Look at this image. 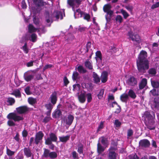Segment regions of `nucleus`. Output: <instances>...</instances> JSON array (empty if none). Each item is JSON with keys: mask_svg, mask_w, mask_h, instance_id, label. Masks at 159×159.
Instances as JSON below:
<instances>
[{"mask_svg": "<svg viewBox=\"0 0 159 159\" xmlns=\"http://www.w3.org/2000/svg\"><path fill=\"white\" fill-rule=\"evenodd\" d=\"M147 53L144 51L141 52L137 61V66L139 70L141 72H144V70L149 68L148 62L146 58Z\"/></svg>", "mask_w": 159, "mask_h": 159, "instance_id": "1", "label": "nucleus"}, {"mask_svg": "<svg viewBox=\"0 0 159 159\" xmlns=\"http://www.w3.org/2000/svg\"><path fill=\"white\" fill-rule=\"evenodd\" d=\"M143 117L144 119L145 122L149 129L152 130L155 129L154 113H153L152 116L150 114L149 112L146 111L144 113Z\"/></svg>", "mask_w": 159, "mask_h": 159, "instance_id": "2", "label": "nucleus"}, {"mask_svg": "<svg viewBox=\"0 0 159 159\" xmlns=\"http://www.w3.org/2000/svg\"><path fill=\"white\" fill-rule=\"evenodd\" d=\"M81 2L80 0H67L68 4L72 7L73 10L74 12V16L75 18L82 17L83 12L81 11L79 9H77L76 11L75 10V8L79 7Z\"/></svg>", "mask_w": 159, "mask_h": 159, "instance_id": "3", "label": "nucleus"}, {"mask_svg": "<svg viewBox=\"0 0 159 159\" xmlns=\"http://www.w3.org/2000/svg\"><path fill=\"white\" fill-rule=\"evenodd\" d=\"M7 118L9 119L7 123L9 126H14L15 125V122H18L23 120L24 119L23 116H20L14 112L9 113L7 115Z\"/></svg>", "mask_w": 159, "mask_h": 159, "instance_id": "4", "label": "nucleus"}, {"mask_svg": "<svg viewBox=\"0 0 159 159\" xmlns=\"http://www.w3.org/2000/svg\"><path fill=\"white\" fill-rule=\"evenodd\" d=\"M64 16H65L64 10H62V11L55 12L54 13L53 15H51L48 12H46L45 13V18L46 21L47 23H49L52 20V18L54 17H55L56 19H58L59 18L61 20L63 18V13Z\"/></svg>", "mask_w": 159, "mask_h": 159, "instance_id": "5", "label": "nucleus"}, {"mask_svg": "<svg viewBox=\"0 0 159 159\" xmlns=\"http://www.w3.org/2000/svg\"><path fill=\"white\" fill-rule=\"evenodd\" d=\"M128 36L131 40L134 42L139 43L141 42L139 36L138 34L134 35L132 32H129L128 34Z\"/></svg>", "mask_w": 159, "mask_h": 159, "instance_id": "6", "label": "nucleus"}, {"mask_svg": "<svg viewBox=\"0 0 159 159\" xmlns=\"http://www.w3.org/2000/svg\"><path fill=\"white\" fill-rule=\"evenodd\" d=\"M57 139V137L55 134L51 133L50 134L49 137L46 139L45 143L46 144H51L52 141L56 142Z\"/></svg>", "mask_w": 159, "mask_h": 159, "instance_id": "7", "label": "nucleus"}, {"mask_svg": "<svg viewBox=\"0 0 159 159\" xmlns=\"http://www.w3.org/2000/svg\"><path fill=\"white\" fill-rule=\"evenodd\" d=\"M139 146L143 148L148 147L150 145L149 141L147 139L141 140L139 142Z\"/></svg>", "mask_w": 159, "mask_h": 159, "instance_id": "8", "label": "nucleus"}, {"mask_svg": "<svg viewBox=\"0 0 159 159\" xmlns=\"http://www.w3.org/2000/svg\"><path fill=\"white\" fill-rule=\"evenodd\" d=\"M37 38V36L36 34L34 33L26 35L25 37L26 39L29 40L33 42H36Z\"/></svg>", "mask_w": 159, "mask_h": 159, "instance_id": "9", "label": "nucleus"}, {"mask_svg": "<svg viewBox=\"0 0 159 159\" xmlns=\"http://www.w3.org/2000/svg\"><path fill=\"white\" fill-rule=\"evenodd\" d=\"M43 134L41 131H39L36 133L35 139V142L36 144H37L39 142H40L43 138Z\"/></svg>", "mask_w": 159, "mask_h": 159, "instance_id": "10", "label": "nucleus"}, {"mask_svg": "<svg viewBox=\"0 0 159 159\" xmlns=\"http://www.w3.org/2000/svg\"><path fill=\"white\" fill-rule=\"evenodd\" d=\"M28 31L30 33L35 32L38 30V32L41 31V33H43V30H41L40 28H35L32 25L30 24L28 27Z\"/></svg>", "mask_w": 159, "mask_h": 159, "instance_id": "11", "label": "nucleus"}, {"mask_svg": "<svg viewBox=\"0 0 159 159\" xmlns=\"http://www.w3.org/2000/svg\"><path fill=\"white\" fill-rule=\"evenodd\" d=\"M73 119V116L70 115H68L67 117L64 119L63 121L66 125H68L69 126L72 124Z\"/></svg>", "mask_w": 159, "mask_h": 159, "instance_id": "12", "label": "nucleus"}, {"mask_svg": "<svg viewBox=\"0 0 159 159\" xmlns=\"http://www.w3.org/2000/svg\"><path fill=\"white\" fill-rule=\"evenodd\" d=\"M117 156V154L114 151V149L111 147L109 150L108 159H116Z\"/></svg>", "mask_w": 159, "mask_h": 159, "instance_id": "13", "label": "nucleus"}, {"mask_svg": "<svg viewBox=\"0 0 159 159\" xmlns=\"http://www.w3.org/2000/svg\"><path fill=\"white\" fill-rule=\"evenodd\" d=\"M126 83L129 86H134L137 84V81L134 77H131L128 79Z\"/></svg>", "mask_w": 159, "mask_h": 159, "instance_id": "14", "label": "nucleus"}, {"mask_svg": "<svg viewBox=\"0 0 159 159\" xmlns=\"http://www.w3.org/2000/svg\"><path fill=\"white\" fill-rule=\"evenodd\" d=\"M17 112L19 114H21L24 113L28 110V108L25 106H21L16 108Z\"/></svg>", "mask_w": 159, "mask_h": 159, "instance_id": "15", "label": "nucleus"}, {"mask_svg": "<svg viewBox=\"0 0 159 159\" xmlns=\"http://www.w3.org/2000/svg\"><path fill=\"white\" fill-rule=\"evenodd\" d=\"M151 107L152 109H158L159 108V98H156L154 99L153 103L151 105Z\"/></svg>", "mask_w": 159, "mask_h": 159, "instance_id": "16", "label": "nucleus"}, {"mask_svg": "<svg viewBox=\"0 0 159 159\" xmlns=\"http://www.w3.org/2000/svg\"><path fill=\"white\" fill-rule=\"evenodd\" d=\"M108 74L106 71H104L102 73L101 75V79L102 82V83H105L107 80Z\"/></svg>", "mask_w": 159, "mask_h": 159, "instance_id": "17", "label": "nucleus"}, {"mask_svg": "<svg viewBox=\"0 0 159 159\" xmlns=\"http://www.w3.org/2000/svg\"><path fill=\"white\" fill-rule=\"evenodd\" d=\"M97 62L100 63L101 62L102 57L101 52L99 51H97L96 53L95 57Z\"/></svg>", "mask_w": 159, "mask_h": 159, "instance_id": "18", "label": "nucleus"}, {"mask_svg": "<svg viewBox=\"0 0 159 159\" xmlns=\"http://www.w3.org/2000/svg\"><path fill=\"white\" fill-rule=\"evenodd\" d=\"M50 98L51 102L54 105L56 102L57 101V93L56 92H54L52 93L51 96Z\"/></svg>", "mask_w": 159, "mask_h": 159, "instance_id": "19", "label": "nucleus"}, {"mask_svg": "<svg viewBox=\"0 0 159 159\" xmlns=\"http://www.w3.org/2000/svg\"><path fill=\"white\" fill-rule=\"evenodd\" d=\"M24 77L25 80L28 82L31 80L33 78V76L32 75L26 73L24 74Z\"/></svg>", "mask_w": 159, "mask_h": 159, "instance_id": "20", "label": "nucleus"}, {"mask_svg": "<svg viewBox=\"0 0 159 159\" xmlns=\"http://www.w3.org/2000/svg\"><path fill=\"white\" fill-rule=\"evenodd\" d=\"M86 93H81V94L79 96V99L80 102H84L86 100Z\"/></svg>", "mask_w": 159, "mask_h": 159, "instance_id": "21", "label": "nucleus"}, {"mask_svg": "<svg viewBox=\"0 0 159 159\" xmlns=\"http://www.w3.org/2000/svg\"><path fill=\"white\" fill-rule=\"evenodd\" d=\"M15 102L14 99L12 98H8L6 100L7 104L8 105H12L15 103Z\"/></svg>", "mask_w": 159, "mask_h": 159, "instance_id": "22", "label": "nucleus"}, {"mask_svg": "<svg viewBox=\"0 0 159 159\" xmlns=\"http://www.w3.org/2000/svg\"><path fill=\"white\" fill-rule=\"evenodd\" d=\"M70 136H62L59 137L60 141L62 142H66L70 138Z\"/></svg>", "mask_w": 159, "mask_h": 159, "instance_id": "23", "label": "nucleus"}, {"mask_svg": "<svg viewBox=\"0 0 159 159\" xmlns=\"http://www.w3.org/2000/svg\"><path fill=\"white\" fill-rule=\"evenodd\" d=\"M120 98L122 102H126L128 98V95L127 94L124 93L120 96Z\"/></svg>", "mask_w": 159, "mask_h": 159, "instance_id": "24", "label": "nucleus"}, {"mask_svg": "<svg viewBox=\"0 0 159 159\" xmlns=\"http://www.w3.org/2000/svg\"><path fill=\"white\" fill-rule=\"evenodd\" d=\"M147 84V81L146 79H143L140 84H139V88L141 89H143L146 85Z\"/></svg>", "mask_w": 159, "mask_h": 159, "instance_id": "25", "label": "nucleus"}, {"mask_svg": "<svg viewBox=\"0 0 159 159\" xmlns=\"http://www.w3.org/2000/svg\"><path fill=\"white\" fill-rule=\"evenodd\" d=\"M24 152L25 155L27 157H30L31 155V153L30 150L27 148H25L24 149Z\"/></svg>", "mask_w": 159, "mask_h": 159, "instance_id": "26", "label": "nucleus"}, {"mask_svg": "<svg viewBox=\"0 0 159 159\" xmlns=\"http://www.w3.org/2000/svg\"><path fill=\"white\" fill-rule=\"evenodd\" d=\"M104 150V148L98 143L97 144V151L99 154L101 153Z\"/></svg>", "mask_w": 159, "mask_h": 159, "instance_id": "27", "label": "nucleus"}, {"mask_svg": "<svg viewBox=\"0 0 159 159\" xmlns=\"http://www.w3.org/2000/svg\"><path fill=\"white\" fill-rule=\"evenodd\" d=\"M93 80L95 83H98L100 82V79L98 75L95 73H93Z\"/></svg>", "mask_w": 159, "mask_h": 159, "instance_id": "28", "label": "nucleus"}, {"mask_svg": "<svg viewBox=\"0 0 159 159\" xmlns=\"http://www.w3.org/2000/svg\"><path fill=\"white\" fill-rule=\"evenodd\" d=\"M100 140H101L102 143L104 145V146L106 147L108 145V142L107 138L102 137L100 138Z\"/></svg>", "mask_w": 159, "mask_h": 159, "instance_id": "29", "label": "nucleus"}, {"mask_svg": "<svg viewBox=\"0 0 159 159\" xmlns=\"http://www.w3.org/2000/svg\"><path fill=\"white\" fill-rule=\"evenodd\" d=\"M128 95L133 99L135 98L136 97L135 93L131 89L129 90Z\"/></svg>", "mask_w": 159, "mask_h": 159, "instance_id": "30", "label": "nucleus"}, {"mask_svg": "<svg viewBox=\"0 0 159 159\" xmlns=\"http://www.w3.org/2000/svg\"><path fill=\"white\" fill-rule=\"evenodd\" d=\"M123 18L120 15H117L115 18V20L116 23H121L123 21Z\"/></svg>", "mask_w": 159, "mask_h": 159, "instance_id": "31", "label": "nucleus"}, {"mask_svg": "<svg viewBox=\"0 0 159 159\" xmlns=\"http://www.w3.org/2000/svg\"><path fill=\"white\" fill-rule=\"evenodd\" d=\"M111 6L109 4L105 5L103 7V10L105 12H107L111 9Z\"/></svg>", "mask_w": 159, "mask_h": 159, "instance_id": "32", "label": "nucleus"}, {"mask_svg": "<svg viewBox=\"0 0 159 159\" xmlns=\"http://www.w3.org/2000/svg\"><path fill=\"white\" fill-rule=\"evenodd\" d=\"M85 65L86 67L89 69H92L93 68V66L92 62L89 61H87L85 62Z\"/></svg>", "mask_w": 159, "mask_h": 159, "instance_id": "33", "label": "nucleus"}, {"mask_svg": "<svg viewBox=\"0 0 159 159\" xmlns=\"http://www.w3.org/2000/svg\"><path fill=\"white\" fill-rule=\"evenodd\" d=\"M82 17L88 21H89L90 18V16L89 14L84 12H83Z\"/></svg>", "mask_w": 159, "mask_h": 159, "instance_id": "34", "label": "nucleus"}, {"mask_svg": "<svg viewBox=\"0 0 159 159\" xmlns=\"http://www.w3.org/2000/svg\"><path fill=\"white\" fill-rule=\"evenodd\" d=\"M61 114V111L58 110H56L53 113V116L55 118L59 117Z\"/></svg>", "mask_w": 159, "mask_h": 159, "instance_id": "35", "label": "nucleus"}, {"mask_svg": "<svg viewBox=\"0 0 159 159\" xmlns=\"http://www.w3.org/2000/svg\"><path fill=\"white\" fill-rule=\"evenodd\" d=\"M120 12L123 15L125 19H126L129 16V15L125 11L122 9L120 10Z\"/></svg>", "mask_w": 159, "mask_h": 159, "instance_id": "36", "label": "nucleus"}, {"mask_svg": "<svg viewBox=\"0 0 159 159\" xmlns=\"http://www.w3.org/2000/svg\"><path fill=\"white\" fill-rule=\"evenodd\" d=\"M77 70L80 73H84L86 72L85 69L81 66H79L78 67Z\"/></svg>", "mask_w": 159, "mask_h": 159, "instance_id": "37", "label": "nucleus"}, {"mask_svg": "<svg viewBox=\"0 0 159 159\" xmlns=\"http://www.w3.org/2000/svg\"><path fill=\"white\" fill-rule=\"evenodd\" d=\"M28 102L31 104H33L36 102V99L33 98H29L28 99Z\"/></svg>", "mask_w": 159, "mask_h": 159, "instance_id": "38", "label": "nucleus"}, {"mask_svg": "<svg viewBox=\"0 0 159 159\" xmlns=\"http://www.w3.org/2000/svg\"><path fill=\"white\" fill-rule=\"evenodd\" d=\"M79 78V74L76 71L73 72L72 75V78L73 80H75Z\"/></svg>", "mask_w": 159, "mask_h": 159, "instance_id": "39", "label": "nucleus"}, {"mask_svg": "<svg viewBox=\"0 0 159 159\" xmlns=\"http://www.w3.org/2000/svg\"><path fill=\"white\" fill-rule=\"evenodd\" d=\"M16 97L20 98V97L21 94L20 91L18 90H16L13 93Z\"/></svg>", "mask_w": 159, "mask_h": 159, "instance_id": "40", "label": "nucleus"}, {"mask_svg": "<svg viewBox=\"0 0 159 159\" xmlns=\"http://www.w3.org/2000/svg\"><path fill=\"white\" fill-rule=\"evenodd\" d=\"M151 84L154 88H157L159 86V83L157 81H151Z\"/></svg>", "mask_w": 159, "mask_h": 159, "instance_id": "41", "label": "nucleus"}, {"mask_svg": "<svg viewBox=\"0 0 159 159\" xmlns=\"http://www.w3.org/2000/svg\"><path fill=\"white\" fill-rule=\"evenodd\" d=\"M49 157L52 158H55L57 157V154L55 152H51L50 153Z\"/></svg>", "mask_w": 159, "mask_h": 159, "instance_id": "42", "label": "nucleus"}, {"mask_svg": "<svg viewBox=\"0 0 159 159\" xmlns=\"http://www.w3.org/2000/svg\"><path fill=\"white\" fill-rule=\"evenodd\" d=\"M125 7L128 11L130 12H132L133 8V7L132 6L129 5L125 6Z\"/></svg>", "mask_w": 159, "mask_h": 159, "instance_id": "43", "label": "nucleus"}, {"mask_svg": "<svg viewBox=\"0 0 159 159\" xmlns=\"http://www.w3.org/2000/svg\"><path fill=\"white\" fill-rule=\"evenodd\" d=\"M73 90L74 91H79L80 88V86L79 84H77L73 85Z\"/></svg>", "mask_w": 159, "mask_h": 159, "instance_id": "44", "label": "nucleus"}, {"mask_svg": "<svg viewBox=\"0 0 159 159\" xmlns=\"http://www.w3.org/2000/svg\"><path fill=\"white\" fill-rule=\"evenodd\" d=\"M104 93V90L101 89L99 93L98 94V96L99 99H101L103 97V95Z\"/></svg>", "mask_w": 159, "mask_h": 159, "instance_id": "45", "label": "nucleus"}, {"mask_svg": "<svg viewBox=\"0 0 159 159\" xmlns=\"http://www.w3.org/2000/svg\"><path fill=\"white\" fill-rule=\"evenodd\" d=\"M15 152L11 151L10 149L7 148V153L8 156H11L14 155Z\"/></svg>", "mask_w": 159, "mask_h": 159, "instance_id": "46", "label": "nucleus"}, {"mask_svg": "<svg viewBox=\"0 0 159 159\" xmlns=\"http://www.w3.org/2000/svg\"><path fill=\"white\" fill-rule=\"evenodd\" d=\"M86 96L87 98V101L88 102H90L92 99V95L91 93H89L86 94Z\"/></svg>", "mask_w": 159, "mask_h": 159, "instance_id": "47", "label": "nucleus"}, {"mask_svg": "<svg viewBox=\"0 0 159 159\" xmlns=\"http://www.w3.org/2000/svg\"><path fill=\"white\" fill-rule=\"evenodd\" d=\"M45 107L48 110L51 111L53 108V105L50 103L46 105Z\"/></svg>", "mask_w": 159, "mask_h": 159, "instance_id": "48", "label": "nucleus"}, {"mask_svg": "<svg viewBox=\"0 0 159 159\" xmlns=\"http://www.w3.org/2000/svg\"><path fill=\"white\" fill-rule=\"evenodd\" d=\"M49 151L47 149H45L43 155L46 157H49V154H50Z\"/></svg>", "mask_w": 159, "mask_h": 159, "instance_id": "49", "label": "nucleus"}, {"mask_svg": "<svg viewBox=\"0 0 159 159\" xmlns=\"http://www.w3.org/2000/svg\"><path fill=\"white\" fill-rule=\"evenodd\" d=\"M114 123L116 127H119L121 125L120 122L118 120H115Z\"/></svg>", "mask_w": 159, "mask_h": 159, "instance_id": "50", "label": "nucleus"}, {"mask_svg": "<svg viewBox=\"0 0 159 159\" xmlns=\"http://www.w3.org/2000/svg\"><path fill=\"white\" fill-rule=\"evenodd\" d=\"M22 49L25 53H27L28 52V49L27 48V44L25 43L22 47Z\"/></svg>", "mask_w": 159, "mask_h": 159, "instance_id": "51", "label": "nucleus"}, {"mask_svg": "<svg viewBox=\"0 0 159 159\" xmlns=\"http://www.w3.org/2000/svg\"><path fill=\"white\" fill-rule=\"evenodd\" d=\"M148 72L150 74L154 75L156 74V70L155 69L152 68L149 70Z\"/></svg>", "mask_w": 159, "mask_h": 159, "instance_id": "52", "label": "nucleus"}, {"mask_svg": "<svg viewBox=\"0 0 159 159\" xmlns=\"http://www.w3.org/2000/svg\"><path fill=\"white\" fill-rule=\"evenodd\" d=\"M103 122L101 121L98 127V128L97 129V132L100 131L101 129L103 128Z\"/></svg>", "mask_w": 159, "mask_h": 159, "instance_id": "53", "label": "nucleus"}, {"mask_svg": "<svg viewBox=\"0 0 159 159\" xmlns=\"http://www.w3.org/2000/svg\"><path fill=\"white\" fill-rule=\"evenodd\" d=\"M129 157L130 159H139L138 157L135 154L129 155Z\"/></svg>", "mask_w": 159, "mask_h": 159, "instance_id": "54", "label": "nucleus"}, {"mask_svg": "<svg viewBox=\"0 0 159 159\" xmlns=\"http://www.w3.org/2000/svg\"><path fill=\"white\" fill-rule=\"evenodd\" d=\"M30 87H27L25 89L26 93L28 95H30L31 94V92L30 91Z\"/></svg>", "mask_w": 159, "mask_h": 159, "instance_id": "55", "label": "nucleus"}, {"mask_svg": "<svg viewBox=\"0 0 159 159\" xmlns=\"http://www.w3.org/2000/svg\"><path fill=\"white\" fill-rule=\"evenodd\" d=\"M159 7V2H157L155 4H153L151 8L152 9H154Z\"/></svg>", "mask_w": 159, "mask_h": 159, "instance_id": "56", "label": "nucleus"}, {"mask_svg": "<svg viewBox=\"0 0 159 159\" xmlns=\"http://www.w3.org/2000/svg\"><path fill=\"white\" fill-rule=\"evenodd\" d=\"M64 83V85L66 86L67 84L69 83V81L67 78L66 77H64L63 79Z\"/></svg>", "mask_w": 159, "mask_h": 159, "instance_id": "57", "label": "nucleus"}, {"mask_svg": "<svg viewBox=\"0 0 159 159\" xmlns=\"http://www.w3.org/2000/svg\"><path fill=\"white\" fill-rule=\"evenodd\" d=\"M150 92L153 95H158L159 94V92L156 93V90L155 89H153L150 91Z\"/></svg>", "mask_w": 159, "mask_h": 159, "instance_id": "58", "label": "nucleus"}, {"mask_svg": "<svg viewBox=\"0 0 159 159\" xmlns=\"http://www.w3.org/2000/svg\"><path fill=\"white\" fill-rule=\"evenodd\" d=\"M133 134V131L131 129H129L128 130L127 132V136L128 137L131 136Z\"/></svg>", "mask_w": 159, "mask_h": 159, "instance_id": "59", "label": "nucleus"}, {"mask_svg": "<svg viewBox=\"0 0 159 159\" xmlns=\"http://www.w3.org/2000/svg\"><path fill=\"white\" fill-rule=\"evenodd\" d=\"M34 23L36 25H38L39 23V21L38 18L34 17L33 19Z\"/></svg>", "mask_w": 159, "mask_h": 159, "instance_id": "60", "label": "nucleus"}, {"mask_svg": "<svg viewBox=\"0 0 159 159\" xmlns=\"http://www.w3.org/2000/svg\"><path fill=\"white\" fill-rule=\"evenodd\" d=\"M72 157L74 158H78V156L75 152H73L72 153Z\"/></svg>", "mask_w": 159, "mask_h": 159, "instance_id": "61", "label": "nucleus"}, {"mask_svg": "<svg viewBox=\"0 0 159 159\" xmlns=\"http://www.w3.org/2000/svg\"><path fill=\"white\" fill-rule=\"evenodd\" d=\"M52 66L51 64L47 65L43 67V70H44L48 68H51Z\"/></svg>", "mask_w": 159, "mask_h": 159, "instance_id": "62", "label": "nucleus"}, {"mask_svg": "<svg viewBox=\"0 0 159 159\" xmlns=\"http://www.w3.org/2000/svg\"><path fill=\"white\" fill-rule=\"evenodd\" d=\"M50 119L51 118L50 116H47L44 118V121L45 122H47L49 121L50 120Z\"/></svg>", "mask_w": 159, "mask_h": 159, "instance_id": "63", "label": "nucleus"}, {"mask_svg": "<svg viewBox=\"0 0 159 159\" xmlns=\"http://www.w3.org/2000/svg\"><path fill=\"white\" fill-rule=\"evenodd\" d=\"M27 134L28 133L27 131L25 130H24L22 131V134L23 136L24 137H26V136H27Z\"/></svg>", "mask_w": 159, "mask_h": 159, "instance_id": "64", "label": "nucleus"}]
</instances>
